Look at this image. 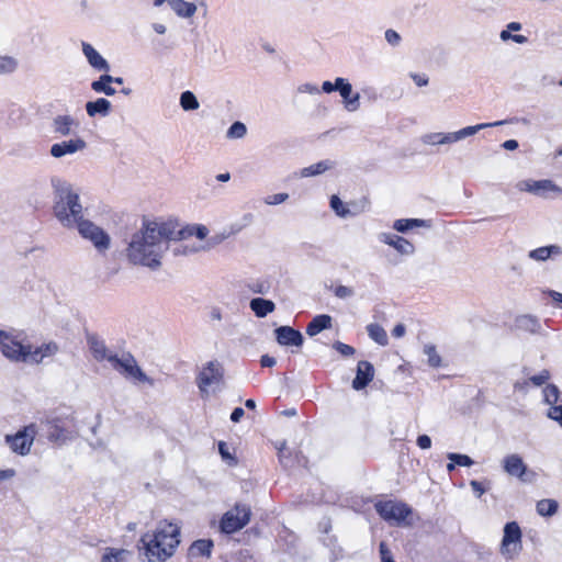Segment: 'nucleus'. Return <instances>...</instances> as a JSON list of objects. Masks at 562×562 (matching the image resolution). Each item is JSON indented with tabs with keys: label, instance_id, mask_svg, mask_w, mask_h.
Masks as SVG:
<instances>
[{
	"label": "nucleus",
	"instance_id": "nucleus-1",
	"mask_svg": "<svg viewBox=\"0 0 562 562\" xmlns=\"http://www.w3.org/2000/svg\"><path fill=\"white\" fill-rule=\"evenodd\" d=\"M172 239H176V235L171 224L148 222L140 231L133 234L126 249L127 258L134 265L156 269L160 267L161 258Z\"/></svg>",
	"mask_w": 562,
	"mask_h": 562
},
{
	"label": "nucleus",
	"instance_id": "nucleus-2",
	"mask_svg": "<svg viewBox=\"0 0 562 562\" xmlns=\"http://www.w3.org/2000/svg\"><path fill=\"white\" fill-rule=\"evenodd\" d=\"M53 190V213L59 224L68 229L75 228L85 220L83 206L78 189L66 179L50 178Z\"/></svg>",
	"mask_w": 562,
	"mask_h": 562
},
{
	"label": "nucleus",
	"instance_id": "nucleus-3",
	"mask_svg": "<svg viewBox=\"0 0 562 562\" xmlns=\"http://www.w3.org/2000/svg\"><path fill=\"white\" fill-rule=\"evenodd\" d=\"M140 543L148 562H165L175 554L180 543V526L167 520L159 521L153 532L142 536Z\"/></svg>",
	"mask_w": 562,
	"mask_h": 562
},
{
	"label": "nucleus",
	"instance_id": "nucleus-4",
	"mask_svg": "<svg viewBox=\"0 0 562 562\" xmlns=\"http://www.w3.org/2000/svg\"><path fill=\"white\" fill-rule=\"evenodd\" d=\"M506 121H496L492 123H480L472 126L463 127L456 132L442 133L432 132L422 136V143L429 146L450 145L460 142L467 137L475 135L477 132L487 127L504 125Z\"/></svg>",
	"mask_w": 562,
	"mask_h": 562
},
{
	"label": "nucleus",
	"instance_id": "nucleus-5",
	"mask_svg": "<svg viewBox=\"0 0 562 562\" xmlns=\"http://www.w3.org/2000/svg\"><path fill=\"white\" fill-rule=\"evenodd\" d=\"M29 344H23L22 334L15 329L0 328V353L11 362L25 363Z\"/></svg>",
	"mask_w": 562,
	"mask_h": 562
},
{
	"label": "nucleus",
	"instance_id": "nucleus-6",
	"mask_svg": "<svg viewBox=\"0 0 562 562\" xmlns=\"http://www.w3.org/2000/svg\"><path fill=\"white\" fill-rule=\"evenodd\" d=\"M224 369L223 366L216 361H209L201 369L196 384L202 398H207L210 395L215 394L223 383Z\"/></svg>",
	"mask_w": 562,
	"mask_h": 562
},
{
	"label": "nucleus",
	"instance_id": "nucleus-7",
	"mask_svg": "<svg viewBox=\"0 0 562 562\" xmlns=\"http://www.w3.org/2000/svg\"><path fill=\"white\" fill-rule=\"evenodd\" d=\"M111 366L130 381L153 384V381L144 373L131 353L116 355Z\"/></svg>",
	"mask_w": 562,
	"mask_h": 562
},
{
	"label": "nucleus",
	"instance_id": "nucleus-8",
	"mask_svg": "<svg viewBox=\"0 0 562 562\" xmlns=\"http://www.w3.org/2000/svg\"><path fill=\"white\" fill-rule=\"evenodd\" d=\"M251 510L246 504H236L227 510L221 520V530L233 533L243 529L250 521Z\"/></svg>",
	"mask_w": 562,
	"mask_h": 562
},
{
	"label": "nucleus",
	"instance_id": "nucleus-9",
	"mask_svg": "<svg viewBox=\"0 0 562 562\" xmlns=\"http://www.w3.org/2000/svg\"><path fill=\"white\" fill-rule=\"evenodd\" d=\"M75 228L80 236L89 240L99 252H105L111 246V237L101 227L89 220H83Z\"/></svg>",
	"mask_w": 562,
	"mask_h": 562
},
{
	"label": "nucleus",
	"instance_id": "nucleus-10",
	"mask_svg": "<svg viewBox=\"0 0 562 562\" xmlns=\"http://www.w3.org/2000/svg\"><path fill=\"white\" fill-rule=\"evenodd\" d=\"M378 514L386 521L397 525L409 524L407 518L412 515V507L403 502L385 501L375 504Z\"/></svg>",
	"mask_w": 562,
	"mask_h": 562
},
{
	"label": "nucleus",
	"instance_id": "nucleus-11",
	"mask_svg": "<svg viewBox=\"0 0 562 562\" xmlns=\"http://www.w3.org/2000/svg\"><path fill=\"white\" fill-rule=\"evenodd\" d=\"M521 529L516 521L507 522L504 527V535L501 542V554L506 559L516 558L521 549Z\"/></svg>",
	"mask_w": 562,
	"mask_h": 562
},
{
	"label": "nucleus",
	"instance_id": "nucleus-12",
	"mask_svg": "<svg viewBox=\"0 0 562 562\" xmlns=\"http://www.w3.org/2000/svg\"><path fill=\"white\" fill-rule=\"evenodd\" d=\"M516 188L521 192H529L540 198H549L551 195L562 194V188L549 179L521 180L516 184Z\"/></svg>",
	"mask_w": 562,
	"mask_h": 562
},
{
	"label": "nucleus",
	"instance_id": "nucleus-13",
	"mask_svg": "<svg viewBox=\"0 0 562 562\" xmlns=\"http://www.w3.org/2000/svg\"><path fill=\"white\" fill-rule=\"evenodd\" d=\"M35 427L33 425L25 427L24 430L19 431L14 436H7L5 440L11 450L20 454H26L33 443Z\"/></svg>",
	"mask_w": 562,
	"mask_h": 562
},
{
	"label": "nucleus",
	"instance_id": "nucleus-14",
	"mask_svg": "<svg viewBox=\"0 0 562 562\" xmlns=\"http://www.w3.org/2000/svg\"><path fill=\"white\" fill-rule=\"evenodd\" d=\"M86 148V140L81 137H75L53 144L50 146L49 154L52 157L59 159L68 155H75L79 151H83Z\"/></svg>",
	"mask_w": 562,
	"mask_h": 562
},
{
	"label": "nucleus",
	"instance_id": "nucleus-15",
	"mask_svg": "<svg viewBox=\"0 0 562 562\" xmlns=\"http://www.w3.org/2000/svg\"><path fill=\"white\" fill-rule=\"evenodd\" d=\"M58 351L59 347L55 341L43 342L35 348L29 344L25 363L41 364L46 358L54 357Z\"/></svg>",
	"mask_w": 562,
	"mask_h": 562
},
{
	"label": "nucleus",
	"instance_id": "nucleus-16",
	"mask_svg": "<svg viewBox=\"0 0 562 562\" xmlns=\"http://www.w3.org/2000/svg\"><path fill=\"white\" fill-rule=\"evenodd\" d=\"M338 92L342 98L344 108L348 112H356L360 108V94L352 91L351 83L341 77L337 78Z\"/></svg>",
	"mask_w": 562,
	"mask_h": 562
},
{
	"label": "nucleus",
	"instance_id": "nucleus-17",
	"mask_svg": "<svg viewBox=\"0 0 562 562\" xmlns=\"http://www.w3.org/2000/svg\"><path fill=\"white\" fill-rule=\"evenodd\" d=\"M378 239L403 256H411L415 252V246L404 237L391 233H380Z\"/></svg>",
	"mask_w": 562,
	"mask_h": 562
},
{
	"label": "nucleus",
	"instance_id": "nucleus-18",
	"mask_svg": "<svg viewBox=\"0 0 562 562\" xmlns=\"http://www.w3.org/2000/svg\"><path fill=\"white\" fill-rule=\"evenodd\" d=\"M82 54L88 64L97 71H110V64L108 60L89 43H81Z\"/></svg>",
	"mask_w": 562,
	"mask_h": 562
},
{
	"label": "nucleus",
	"instance_id": "nucleus-19",
	"mask_svg": "<svg viewBox=\"0 0 562 562\" xmlns=\"http://www.w3.org/2000/svg\"><path fill=\"white\" fill-rule=\"evenodd\" d=\"M89 349L97 361H109L112 363L115 360L116 353L108 349L104 341L94 335H89L87 338Z\"/></svg>",
	"mask_w": 562,
	"mask_h": 562
},
{
	"label": "nucleus",
	"instance_id": "nucleus-20",
	"mask_svg": "<svg viewBox=\"0 0 562 562\" xmlns=\"http://www.w3.org/2000/svg\"><path fill=\"white\" fill-rule=\"evenodd\" d=\"M52 126L56 134L60 136H68L75 130L79 128L80 123L69 114H60L54 117Z\"/></svg>",
	"mask_w": 562,
	"mask_h": 562
},
{
	"label": "nucleus",
	"instance_id": "nucleus-21",
	"mask_svg": "<svg viewBox=\"0 0 562 562\" xmlns=\"http://www.w3.org/2000/svg\"><path fill=\"white\" fill-rule=\"evenodd\" d=\"M374 376V368L369 361H359L357 366V374L352 381V387L355 390L364 389Z\"/></svg>",
	"mask_w": 562,
	"mask_h": 562
},
{
	"label": "nucleus",
	"instance_id": "nucleus-22",
	"mask_svg": "<svg viewBox=\"0 0 562 562\" xmlns=\"http://www.w3.org/2000/svg\"><path fill=\"white\" fill-rule=\"evenodd\" d=\"M277 341L282 346H296L303 344V336L299 330L290 326H281L276 329Z\"/></svg>",
	"mask_w": 562,
	"mask_h": 562
},
{
	"label": "nucleus",
	"instance_id": "nucleus-23",
	"mask_svg": "<svg viewBox=\"0 0 562 562\" xmlns=\"http://www.w3.org/2000/svg\"><path fill=\"white\" fill-rule=\"evenodd\" d=\"M503 467L507 474L519 479H521L527 471V465L524 460L516 453L505 457L503 460Z\"/></svg>",
	"mask_w": 562,
	"mask_h": 562
},
{
	"label": "nucleus",
	"instance_id": "nucleus-24",
	"mask_svg": "<svg viewBox=\"0 0 562 562\" xmlns=\"http://www.w3.org/2000/svg\"><path fill=\"white\" fill-rule=\"evenodd\" d=\"M562 255V247L559 245H549L532 249L528 252L531 260L543 262L554 256Z\"/></svg>",
	"mask_w": 562,
	"mask_h": 562
},
{
	"label": "nucleus",
	"instance_id": "nucleus-25",
	"mask_svg": "<svg viewBox=\"0 0 562 562\" xmlns=\"http://www.w3.org/2000/svg\"><path fill=\"white\" fill-rule=\"evenodd\" d=\"M112 104L108 99L99 98L94 101L86 103V111L88 116L94 117L97 115L108 116L111 112Z\"/></svg>",
	"mask_w": 562,
	"mask_h": 562
},
{
	"label": "nucleus",
	"instance_id": "nucleus-26",
	"mask_svg": "<svg viewBox=\"0 0 562 562\" xmlns=\"http://www.w3.org/2000/svg\"><path fill=\"white\" fill-rule=\"evenodd\" d=\"M207 234V227L201 224H192L183 227L180 231H175L176 239H186L190 236H196L200 240H203L206 238Z\"/></svg>",
	"mask_w": 562,
	"mask_h": 562
},
{
	"label": "nucleus",
	"instance_id": "nucleus-27",
	"mask_svg": "<svg viewBox=\"0 0 562 562\" xmlns=\"http://www.w3.org/2000/svg\"><path fill=\"white\" fill-rule=\"evenodd\" d=\"M172 11L180 18H192L196 12V5L184 0H168Z\"/></svg>",
	"mask_w": 562,
	"mask_h": 562
},
{
	"label": "nucleus",
	"instance_id": "nucleus-28",
	"mask_svg": "<svg viewBox=\"0 0 562 562\" xmlns=\"http://www.w3.org/2000/svg\"><path fill=\"white\" fill-rule=\"evenodd\" d=\"M521 29H522L521 23L510 22L506 25V29L499 33V38L503 42L513 41L517 44H525L528 41V38L526 36L519 35V34H516V35L512 34V32H518Z\"/></svg>",
	"mask_w": 562,
	"mask_h": 562
},
{
	"label": "nucleus",
	"instance_id": "nucleus-29",
	"mask_svg": "<svg viewBox=\"0 0 562 562\" xmlns=\"http://www.w3.org/2000/svg\"><path fill=\"white\" fill-rule=\"evenodd\" d=\"M331 327V317L326 314L317 315L306 327V334L311 337L319 334L322 330Z\"/></svg>",
	"mask_w": 562,
	"mask_h": 562
},
{
	"label": "nucleus",
	"instance_id": "nucleus-30",
	"mask_svg": "<svg viewBox=\"0 0 562 562\" xmlns=\"http://www.w3.org/2000/svg\"><path fill=\"white\" fill-rule=\"evenodd\" d=\"M249 306L257 317H265L272 313L276 308V305L272 301L261 297L252 299L249 303Z\"/></svg>",
	"mask_w": 562,
	"mask_h": 562
},
{
	"label": "nucleus",
	"instance_id": "nucleus-31",
	"mask_svg": "<svg viewBox=\"0 0 562 562\" xmlns=\"http://www.w3.org/2000/svg\"><path fill=\"white\" fill-rule=\"evenodd\" d=\"M416 227H430V223L420 218H401L396 220L393 224V228L400 233H406Z\"/></svg>",
	"mask_w": 562,
	"mask_h": 562
},
{
	"label": "nucleus",
	"instance_id": "nucleus-32",
	"mask_svg": "<svg viewBox=\"0 0 562 562\" xmlns=\"http://www.w3.org/2000/svg\"><path fill=\"white\" fill-rule=\"evenodd\" d=\"M112 76L103 74L98 80L91 82V89L97 93H104L105 95H114L116 90L111 86Z\"/></svg>",
	"mask_w": 562,
	"mask_h": 562
},
{
	"label": "nucleus",
	"instance_id": "nucleus-33",
	"mask_svg": "<svg viewBox=\"0 0 562 562\" xmlns=\"http://www.w3.org/2000/svg\"><path fill=\"white\" fill-rule=\"evenodd\" d=\"M333 167H334L333 161L323 160V161H319L317 164H314V165H311L308 167L301 169L300 176L302 178L315 177V176L324 173L325 171L331 169Z\"/></svg>",
	"mask_w": 562,
	"mask_h": 562
},
{
	"label": "nucleus",
	"instance_id": "nucleus-34",
	"mask_svg": "<svg viewBox=\"0 0 562 562\" xmlns=\"http://www.w3.org/2000/svg\"><path fill=\"white\" fill-rule=\"evenodd\" d=\"M213 548V541L210 539H200L194 541L190 549L191 557H210Z\"/></svg>",
	"mask_w": 562,
	"mask_h": 562
},
{
	"label": "nucleus",
	"instance_id": "nucleus-35",
	"mask_svg": "<svg viewBox=\"0 0 562 562\" xmlns=\"http://www.w3.org/2000/svg\"><path fill=\"white\" fill-rule=\"evenodd\" d=\"M20 63L16 57L11 55H0V76L14 74L19 69Z\"/></svg>",
	"mask_w": 562,
	"mask_h": 562
},
{
	"label": "nucleus",
	"instance_id": "nucleus-36",
	"mask_svg": "<svg viewBox=\"0 0 562 562\" xmlns=\"http://www.w3.org/2000/svg\"><path fill=\"white\" fill-rule=\"evenodd\" d=\"M537 513L543 517L553 516L559 508V504L555 499L544 498L537 503Z\"/></svg>",
	"mask_w": 562,
	"mask_h": 562
},
{
	"label": "nucleus",
	"instance_id": "nucleus-37",
	"mask_svg": "<svg viewBox=\"0 0 562 562\" xmlns=\"http://www.w3.org/2000/svg\"><path fill=\"white\" fill-rule=\"evenodd\" d=\"M369 337L381 346L387 345V335L382 326L379 324H369L367 326Z\"/></svg>",
	"mask_w": 562,
	"mask_h": 562
},
{
	"label": "nucleus",
	"instance_id": "nucleus-38",
	"mask_svg": "<svg viewBox=\"0 0 562 562\" xmlns=\"http://www.w3.org/2000/svg\"><path fill=\"white\" fill-rule=\"evenodd\" d=\"M128 551L124 549L106 548L101 562H124Z\"/></svg>",
	"mask_w": 562,
	"mask_h": 562
},
{
	"label": "nucleus",
	"instance_id": "nucleus-39",
	"mask_svg": "<svg viewBox=\"0 0 562 562\" xmlns=\"http://www.w3.org/2000/svg\"><path fill=\"white\" fill-rule=\"evenodd\" d=\"M180 106L184 111H194L199 109L200 103L193 92L184 91L180 95Z\"/></svg>",
	"mask_w": 562,
	"mask_h": 562
},
{
	"label": "nucleus",
	"instance_id": "nucleus-40",
	"mask_svg": "<svg viewBox=\"0 0 562 562\" xmlns=\"http://www.w3.org/2000/svg\"><path fill=\"white\" fill-rule=\"evenodd\" d=\"M424 353L427 356V363L431 368H439L441 367V357L437 351V348L432 344H427L424 346L423 349Z\"/></svg>",
	"mask_w": 562,
	"mask_h": 562
},
{
	"label": "nucleus",
	"instance_id": "nucleus-41",
	"mask_svg": "<svg viewBox=\"0 0 562 562\" xmlns=\"http://www.w3.org/2000/svg\"><path fill=\"white\" fill-rule=\"evenodd\" d=\"M247 134V126L243 122H234L226 131V138L241 139Z\"/></svg>",
	"mask_w": 562,
	"mask_h": 562
},
{
	"label": "nucleus",
	"instance_id": "nucleus-42",
	"mask_svg": "<svg viewBox=\"0 0 562 562\" xmlns=\"http://www.w3.org/2000/svg\"><path fill=\"white\" fill-rule=\"evenodd\" d=\"M543 394H544L546 403L551 406L559 405L558 403L562 402V400L560 398L561 397L560 391L555 385H548L543 390Z\"/></svg>",
	"mask_w": 562,
	"mask_h": 562
},
{
	"label": "nucleus",
	"instance_id": "nucleus-43",
	"mask_svg": "<svg viewBox=\"0 0 562 562\" xmlns=\"http://www.w3.org/2000/svg\"><path fill=\"white\" fill-rule=\"evenodd\" d=\"M330 206L334 210V212L340 217H347L353 214L337 195L331 196Z\"/></svg>",
	"mask_w": 562,
	"mask_h": 562
},
{
	"label": "nucleus",
	"instance_id": "nucleus-44",
	"mask_svg": "<svg viewBox=\"0 0 562 562\" xmlns=\"http://www.w3.org/2000/svg\"><path fill=\"white\" fill-rule=\"evenodd\" d=\"M447 458L460 467H471L474 463L473 460L467 454L450 452L447 454Z\"/></svg>",
	"mask_w": 562,
	"mask_h": 562
},
{
	"label": "nucleus",
	"instance_id": "nucleus-45",
	"mask_svg": "<svg viewBox=\"0 0 562 562\" xmlns=\"http://www.w3.org/2000/svg\"><path fill=\"white\" fill-rule=\"evenodd\" d=\"M518 325L520 328L528 329L530 331H536L539 327V324L536 318L531 316H522L518 319Z\"/></svg>",
	"mask_w": 562,
	"mask_h": 562
},
{
	"label": "nucleus",
	"instance_id": "nucleus-46",
	"mask_svg": "<svg viewBox=\"0 0 562 562\" xmlns=\"http://www.w3.org/2000/svg\"><path fill=\"white\" fill-rule=\"evenodd\" d=\"M288 199H289V194L288 193H276V194H272V195H268L265 199V203L267 205H278V204H281V203L285 202Z\"/></svg>",
	"mask_w": 562,
	"mask_h": 562
},
{
	"label": "nucleus",
	"instance_id": "nucleus-47",
	"mask_svg": "<svg viewBox=\"0 0 562 562\" xmlns=\"http://www.w3.org/2000/svg\"><path fill=\"white\" fill-rule=\"evenodd\" d=\"M385 41L392 46H398L402 37L401 35L393 29H389L384 33Z\"/></svg>",
	"mask_w": 562,
	"mask_h": 562
},
{
	"label": "nucleus",
	"instance_id": "nucleus-48",
	"mask_svg": "<svg viewBox=\"0 0 562 562\" xmlns=\"http://www.w3.org/2000/svg\"><path fill=\"white\" fill-rule=\"evenodd\" d=\"M547 415L562 426V404L551 406Z\"/></svg>",
	"mask_w": 562,
	"mask_h": 562
},
{
	"label": "nucleus",
	"instance_id": "nucleus-49",
	"mask_svg": "<svg viewBox=\"0 0 562 562\" xmlns=\"http://www.w3.org/2000/svg\"><path fill=\"white\" fill-rule=\"evenodd\" d=\"M334 293L339 299H348L355 294V291L350 286L338 285L335 288Z\"/></svg>",
	"mask_w": 562,
	"mask_h": 562
},
{
	"label": "nucleus",
	"instance_id": "nucleus-50",
	"mask_svg": "<svg viewBox=\"0 0 562 562\" xmlns=\"http://www.w3.org/2000/svg\"><path fill=\"white\" fill-rule=\"evenodd\" d=\"M297 92L314 95L319 93V89L316 85L305 82L297 87Z\"/></svg>",
	"mask_w": 562,
	"mask_h": 562
},
{
	"label": "nucleus",
	"instance_id": "nucleus-51",
	"mask_svg": "<svg viewBox=\"0 0 562 562\" xmlns=\"http://www.w3.org/2000/svg\"><path fill=\"white\" fill-rule=\"evenodd\" d=\"M549 372L547 370H543L541 371L539 374L537 375H533L530 378V381L537 385V386H540L542 385L543 383L547 382V380L549 379Z\"/></svg>",
	"mask_w": 562,
	"mask_h": 562
},
{
	"label": "nucleus",
	"instance_id": "nucleus-52",
	"mask_svg": "<svg viewBox=\"0 0 562 562\" xmlns=\"http://www.w3.org/2000/svg\"><path fill=\"white\" fill-rule=\"evenodd\" d=\"M380 554L382 562H395L392 558L390 550L384 542L380 543Z\"/></svg>",
	"mask_w": 562,
	"mask_h": 562
},
{
	"label": "nucleus",
	"instance_id": "nucleus-53",
	"mask_svg": "<svg viewBox=\"0 0 562 562\" xmlns=\"http://www.w3.org/2000/svg\"><path fill=\"white\" fill-rule=\"evenodd\" d=\"M417 446L420 449H429L431 447V439L427 435H420L417 438Z\"/></svg>",
	"mask_w": 562,
	"mask_h": 562
},
{
	"label": "nucleus",
	"instance_id": "nucleus-54",
	"mask_svg": "<svg viewBox=\"0 0 562 562\" xmlns=\"http://www.w3.org/2000/svg\"><path fill=\"white\" fill-rule=\"evenodd\" d=\"M411 78L418 87H425L428 85V77L426 75L411 74Z\"/></svg>",
	"mask_w": 562,
	"mask_h": 562
},
{
	"label": "nucleus",
	"instance_id": "nucleus-55",
	"mask_svg": "<svg viewBox=\"0 0 562 562\" xmlns=\"http://www.w3.org/2000/svg\"><path fill=\"white\" fill-rule=\"evenodd\" d=\"M336 349L344 356H352L355 353V349L351 346L342 342H337Z\"/></svg>",
	"mask_w": 562,
	"mask_h": 562
},
{
	"label": "nucleus",
	"instance_id": "nucleus-56",
	"mask_svg": "<svg viewBox=\"0 0 562 562\" xmlns=\"http://www.w3.org/2000/svg\"><path fill=\"white\" fill-rule=\"evenodd\" d=\"M322 91L325 93H331L334 91H338L337 79L335 80V83H333L330 81H324L322 85Z\"/></svg>",
	"mask_w": 562,
	"mask_h": 562
},
{
	"label": "nucleus",
	"instance_id": "nucleus-57",
	"mask_svg": "<svg viewBox=\"0 0 562 562\" xmlns=\"http://www.w3.org/2000/svg\"><path fill=\"white\" fill-rule=\"evenodd\" d=\"M218 451L224 460H233V457L231 456L228 447L225 442L218 443Z\"/></svg>",
	"mask_w": 562,
	"mask_h": 562
},
{
	"label": "nucleus",
	"instance_id": "nucleus-58",
	"mask_svg": "<svg viewBox=\"0 0 562 562\" xmlns=\"http://www.w3.org/2000/svg\"><path fill=\"white\" fill-rule=\"evenodd\" d=\"M472 490L476 493L477 497H481L485 493V488L477 481H471L470 483Z\"/></svg>",
	"mask_w": 562,
	"mask_h": 562
},
{
	"label": "nucleus",
	"instance_id": "nucleus-59",
	"mask_svg": "<svg viewBox=\"0 0 562 562\" xmlns=\"http://www.w3.org/2000/svg\"><path fill=\"white\" fill-rule=\"evenodd\" d=\"M244 414L245 412L241 407H236L231 415L232 422L238 423L243 418Z\"/></svg>",
	"mask_w": 562,
	"mask_h": 562
},
{
	"label": "nucleus",
	"instance_id": "nucleus-60",
	"mask_svg": "<svg viewBox=\"0 0 562 562\" xmlns=\"http://www.w3.org/2000/svg\"><path fill=\"white\" fill-rule=\"evenodd\" d=\"M406 333V328L403 324H397L393 330H392V335L395 337V338H401L405 335Z\"/></svg>",
	"mask_w": 562,
	"mask_h": 562
},
{
	"label": "nucleus",
	"instance_id": "nucleus-61",
	"mask_svg": "<svg viewBox=\"0 0 562 562\" xmlns=\"http://www.w3.org/2000/svg\"><path fill=\"white\" fill-rule=\"evenodd\" d=\"M502 147L506 150H515L518 148V142L516 139H508L502 144Z\"/></svg>",
	"mask_w": 562,
	"mask_h": 562
},
{
	"label": "nucleus",
	"instance_id": "nucleus-62",
	"mask_svg": "<svg viewBox=\"0 0 562 562\" xmlns=\"http://www.w3.org/2000/svg\"><path fill=\"white\" fill-rule=\"evenodd\" d=\"M260 362L262 367H273L276 364V359L273 357L265 355L261 357Z\"/></svg>",
	"mask_w": 562,
	"mask_h": 562
},
{
	"label": "nucleus",
	"instance_id": "nucleus-63",
	"mask_svg": "<svg viewBox=\"0 0 562 562\" xmlns=\"http://www.w3.org/2000/svg\"><path fill=\"white\" fill-rule=\"evenodd\" d=\"M151 27L159 35H164L167 32V27L162 23H153Z\"/></svg>",
	"mask_w": 562,
	"mask_h": 562
},
{
	"label": "nucleus",
	"instance_id": "nucleus-64",
	"mask_svg": "<svg viewBox=\"0 0 562 562\" xmlns=\"http://www.w3.org/2000/svg\"><path fill=\"white\" fill-rule=\"evenodd\" d=\"M210 317L212 321H222V312L220 308H213L211 311Z\"/></svg>",
	"mask_w": 562,
	"mask_h": 562
}]
</instances>
